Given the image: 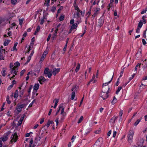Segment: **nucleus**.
Wrapping results in <instances>:
<instances>
[{"instance_id":"15","label":"nucleus","mask_w":147,"mask_h":147,"mask_svg":"<svg viewBox=\"0 0 147 147\" xmlns=\"http://www.w3.org/2000/svg\"><path fill=\"white\" fill-rule=\"evenodd\" d=\"M59 68H55L53 69V74L54 76H55L56 74L58 73L60 71Z\"/></svg>"},{"instance_id":"10","label":"nucleus","mask_w":147,"mask_h":147,"mask_svg":"<svg viewBox=\"0 0 147 147\" xmlns=\"http://www.w3.org/2000/svg\"><path fill=\"white\" fill-rule=\"evenodd\" d=\"M100 10V9L99 8H96L95 10H94V13L92 16L94 18L95 16H96L99 13V11Z\"/></svg>"},{"instance_id":"11","label":"nucleus","mask_w":147,"mask_h":147,"mask_svg":"<svg viewBox=\"0 0 147 147\" xmlns=\"http://www.w3.org/2000/svg\"><path fill=\"white\" fill-rule=\"evenodd\" d=\"M38 80L40 84H43V83L46 80L43 76H41L38 78Z\"/></svg>"},{"instance_id":"63","label":"nucleus","mask_w":147,"mask_h":147,"mask_svg":"<svg viewBox=\"0 0 147 147\" xmlns=\"http://www.w3.org/2000/svg\"><path fill=\"white\" fill-rule=\"evenodd\" d=\"M111 133V130H110L108 133L107 136H110Z\"/></svg>"},{"instance_id":"13","label":"nucleus","mask_w":147,"mask_h":147,"mask_svg":"<svg viewBox=\"0 0 147 147\" xmlns=\"http://www.w3.org/2000/svg\"><path fill=\"white\" fill-rule=\"evenodd\" d=\"M48 52L47 51H45L42 56L41 57V58L40 61V62H42V61L45 58L47 54L48 53Z\"/></svg>"},{"instance_id":"42","label":"nucleus","mask_w":147,"mask_h":147,"mask_svg":"<svg viewBox=\"0 0 147 147\" xmlns=\"http://www.w3.org/2000/svg\"><path fill=\"white\" fill-rule=\"evenodd\" d=\"M142 25H143L142 22H139V23H138V27L140 28H141L142 26Z\"/></svg>"},{"instance_id":"64","label":"nucleus","mask_w":147,"mask_h":147,"mask_svg":"<svg viewBox=\"0 0 147 147\" xmlns=\"http://www.w3.org/2000/svg\"><path fill=\"white\" fill-rule=\"evenodd\" d=\"M44 121V118H42V119L40 120V124H42Z\"/></svg>"},{"instance_id":"59","label":"nucleus","mask_w":147,"mask_h":147,"mask_svg":"<svg viewBox=\"0 0 147 147\" xmlns=\"http://www.w3.org/2000/svg\"><path fill=\"white\" fill-rule=\"evenodd\" d=\"M34 45V43L31 42L30 44V45L29 46V48H32Z\"/></svg>"},{"instance_id":"27","label":"nucleus","mask_w":147,"mask_h":147,"mask_svg":"<svg viewBox=\"0 0 147 147\" xmlns=\"http://www.w3.org/2000/svg\"><path fill=\"white\" fill-rule=\"evenodd\" d=\"M55 100V105L54 107V108H56V107L57 106V105L58 103L59 102V100L57 99H55V100H53V102H54V101Z\"/></svg>"},{"instance_id":"29","label":"nucleus","mask_w":147,"mask_h":147,"mask_svg":"<svg viewBox=\"0 0 147 147\" xmlns=\"http://www.w3.org/2000/svg\"><path fill=\"white\" fill-rule=\"evenodd\" d=\"M45 20H46V17L45 16H44L43 17L42 19L41 20L40 23V24H43L44 22L45 21Z\"/></svg>"},{"instance_id":"36","label":"nucleus","mask_w":147,"mask_h":147,"mask_svg":"<svg viewBox=\"0 0 147 147\" xmlns=\"http://www.w3.org/2000/svg\"><path fill=\"white\" fill-rule=\"evenodd\" d=\"M65 115H61V119L59 120L60 122H62V121H63V120H64V118H64V116Z\"/></svg>"},{"instance_id":"60","label":"nucleus","mask_w":147,"mask_h":147,"mask_svg":"<svg viewBox=\"0 0 147 147\" xmlns=\"http://www.w3.org/2000/svg\"><path fill=\"white\" fill-rule=\"evenodd\" d=\"M117 134V132L116 131H114L113 134V137L114 138L116 136Z\"/></svg>"},{"instance_id":"20","label":"nucleus","mask_w":147,"mask_h":147,"mask_svg":"<svg viewBox=\"0 0 147 147\" xmlns=\"http://www.w3.org/2000/svg\"><path fill=\"white\" fill-rule=\"evenodd\" d=\"M6 69L5 68H3L1 71V73L3 76H5L6 74Z\"/></svg>"},{"instance_id":"34","label":"nucleus","mask_w":147,"mask_h":147,"mask_svg":"<svg viewBox=\"0 0 147 147\" xmlns=\"http://www.w3.org/2000/svg\"><path fill=\"white\" fill-rule=\"evenodd\" d=\"M52 73H53V71H49V73L48 75H47L46 76H48V77L49 78H51V76L52 75Z\"/></svg>"},{"instance_id":"32","label":"nucleus","mask_w":147,"mask_h":147,"mask_svg":"<svg viewBox=\"0 0 147 147\" xmlns=\"http://www.w3.org/2000/svg\"><path fill=\"white\" fill-rule=\"evenodd\" d=\"M53 123V121H49L47 123V124L46 125V126L47 127H48L50 126V124H52Z\"/></svg>"},{"instance_id":"35","label":"nucleus","mask_w":147,"mask_h":147,"mask_svg":"<svg viewBox=\"0 0 147 147\" xmlns=\"http://www.w3.org/2000/svg\"><path fill=\"white\" fill-rule=\"evenodd\" d=\"M121 88H122V87L121 86L119 87H118V89H117V90L116 91V93L117 94H118V93H119V92L120 91L121 89Z\"/></svg>"},{"instance_id":"47","label":"nucleus","mask_w":147,"mask_h":147,"mask_svg":"<svg viewBox=\"0 0 147 147\" xmlns=\"http://www.w3.org/2000/svg\"><path fill=\"white\" fill-rule=\"evenodd\" d=\"M146 18V16H143L142 17V20H143L144 23V24H145L146 23V20H145V19H144L145 18Z\"/></svg>"},{"instance_id":"54","label":"nucleus","mask_w":147,"mask_h":147,"mask_svg":"<svg viewBox=\"0 0 147 147\" xmlns=\"http://www.w3.org/2000/svg\"><path fill=\"white\" fill-rule=\"evenodd\" d=\"M51 36V34H49V36L48 37V38H47V42H48L49 41L50 38Z\"/></svg>"},{"instance_id":"7","label":"nucleus","mask_w":147,"mask_h":147,"mask_svg":"<svg viewBox=\"0 0 147 147\" xmlns=\"http://www.w3.org/2000/svg\"><path fill=\"white\" fill-rule=\"evenodd\" d=\"M63 104L61 103L59 106V109L60 110H61V115H65V113H64V108L63 107Z\"/></svg>"},{"instance_id":"53","label":"nucleus","mask_w":147,"mask_h":147,"mask_svg":"<svg viewBox=\"0 0 147 147\" xmlns=\"http://www.w3.org/2000/svg\"><path fill=\"white\" fill-rule=\"evenodd\" d=\"M19 24L20 25H21L22 24L23 20V19H20L19 20Z\"/></svg>"},{"instance_id":"21","label":"nucleus","mask_w":147,"mask_h":147,"mask_svg":"<svg viewBox=\"0 0 147 147\" xmlns=\"http://www.w3.org/2000/svg\"><path fill=\"white\" fill-rule=\"evenodd\" d=\"M39 84H35L34 86V89L36 91L39 88Z\"/></svg>"},{"instance_id":"44","label":"nucleus","mask_w":147,"mask_h":147,"mask_svg":"<svg viewBox=\"0 0 147 147\" xmlns=\"http://www.w3.org/2000/svg\"><path fill=\"white\" fill-rule=\"evenodd\" d=\"M25 71L26 70L25 69H24L21 71V72H20V76H22L23 75L24 72H25Z\"/></svg>"},{"instance_id":"31","label":"nucleus","mask_w":147,"mask_h":147,"mask_svg":"<svg viewBox=\"0 0 147 147\" xmlns=\"http://www.w3.org/2000/svg\"><path fill=\"white\" fill-rule=\"evenodd\" d=\"M80 64L79 63H78L75 69V71L76 72H77L79 69L80 67Z\"/></svg>"},{"instance_id":"57","label":"nucleus","mask_w":147,"mask_h":147,"mask_svg":"<svg viewBox=\"0 0 147 147\" xmlns=\"http://www.w3.org/2000/svg\"><path fill=\"white\" fill-rule=\"evenodd\" d=\"M74 19H72L70 21V23L71 24H74Z\"/></svg>"},{"instance_id":"41","label":"nucleus","mask_w":147,"mask_h":147,"mask_svg":"<svg viewBox=\"0 0 147 147\" xmlns=\"http://www.w3.org/2000/svg\"><path fill=\"white\" fill-rule=\"evenodd\" d=\"M140 119H138L135 122L134 124V125L135 126H136L140 122Z\"/></svg>"},{"instance_id":"48","label":"nucleus","mask_w":147,"mask_h":147,"mask_svg":"<svg viewBox=\"0 0 147 147\" xmlns=\"http://www.w3.org/2000/svg\"><path fill=\"white\" fill-rule=\"evenodd\" d=\"M147 11V7L146 8L144 9L141 12V13L142 14H143L144 13H145Z\"/></svg>"},{"instance_id":"49","label":"nucleus","mask_w":147,"mask_h":147,"mask_svg":"<svg viewBox=\"0 0 147 147\" xmlns=\"http://www.w3.org/2000/svg\"><path fill=\"white\" fill-rule=\"evenodd\" d=\"M11 3L12 4H15L17 2V0H11Z\"/></svg>"},{"instance_id":"40","label":"nucleus","mask_w":147,"mask_h":147,"mask_svg":"<svg viewBox=\"0 0 147 147\" xmlns=\"http://www.w3.org/2000/svg\"><path fill=\"white\" fill-rule=\"evenodd\" d=\"M5 20L4 18L0 17V25L4 22Z\"/></svg>"},{"instance_id":"14","label":"nucleus","mask_w":147,"mask_h":147,"mask_svg":"<svg viewBox=\"0 0 147 147\" xmlns=\"http://www.w3.org/2000/svg\"><path fill=\"white\" fill-rule=\"evenodd\" d=\"M104 23V21L102 19H100L98 20V25L100 27L102 26Z\"/></svg>"},{"instance_id":"51","label":"nucleus","mask_w":147,"mask_h":147,"mask_svg":"<svg viewBox=\"0 0 147 147\" xmlns=\"http://www.w3.org/2000/svg\"><path fill=\"white\" fill-rule=\"evenodd\" d=\"M32 85H31L29 88V89L28 90V92L29 93H30L31 91V89H32Z\"/></svg>"},{"instance_id":"45","label":"nucleus","mask_w":147,"mask_h":147,"mask_svg":"<svg viewBox=\"0 0 147 147\" xmlns=\"http://www.w3.org/2000/svg\"><path fill=\"white\" fill-rule=\"evenodd\" d=\"M95 76L94 75H93V76L92 77V79L90 80L89 82L88 83V85L95 78Z\"/></svg>"},{"instance_id":"50","label":"nucleus","mask_w":147,"mask_h":147,"mask_svg":"<svg viewBox=\"0 0 147 147\" xmlns=\"http://www.w3.org/2000/svg\"><path fill=\"white\" fill-rule=\"evenodd\" d=\"M58 30V29H56L55 30V33L53 34V36H57V34Z\"/></svg>"},{"instance_id":"8","label":"nucleus","mask_w":147,"mask_h":147,"mask_svg":"<svg viewBox=\"0 0 147 147\" xmlns=\"http://www.w3.org/2000/svg\"><path fill=\"white\" fill-rule=\"evenodd\" d=\"M77 22L75 23V24H73L72 26L71 27V28L70 30V32L69 33L71 32V30L76 29L77 28V27L78 25L79 24V23L80 22V21H76Z\"/></svg>"},{"instance_id":"6","label":"nucleus","mask_w":147,"mask_h":147,"mask_svg":"<svg viewBox=\"0 0 147 147\" xmlns=\"http://www.w3.org/2000/svg\"><path fill=\"white\" fill-rule=\"evenodd\" d=\"M10 133V131H8L7 133V135L4 136L3 138H0V142H2V141L3 142L6 141L8 139V135Z\"/></svg>"},{"instance_id":"12","label":"nucleus","mask_w":147,"mask_h":147,"mask_svg":"<svg viewBox=\"0 0 147 147\" xmlns=\"http://www.w3.org/2000/svg\"><path fill=\"white\" fill-rule=\"evenodd\" d=\"M18 68H16L15 67H13L11 71V74H14L15 75L17 74V72H18Z\"/></svg>"},{"instance_id":"38","label":"nucleus","mask_w":147,"mask_h":147,"mask_svg":"<svg viewBox=\"0 0 147 147\" xmlns=\"http://www.w3.org/2000/svg\"><path fill=\"white\" fill-rule=\"evenodd\" d=\"M6 101L7 102L8 104H9L11 103V101L9 100V96H7L6 99Z\"/></svg>"},{"instance_id":"9","label":"nucleus","mask_w":147,"mask_h":147,"mask_svg":"<svg viewBox=\"0 0 147 147\" xmlns=\"http://www.w3.org/2000/svg\"><path fill=\"white\" fill-rule=\"evenodd\" d=\"M80 11H77L76 14L74 13V18H76L77 19V21H80Z\"/></svg>"},{"instance_id":"23","label":"nucleus","mask_w":147,"mask_h":147,"mask_svg":"<svg viewBox=\"0 0 147 147\" xmlns=\"http://www.w3.org/2000/svg\"><path fill=\"white\" fill-rule=\"evenodd\" d=\"M20 63L18 61H17L14 63V66L13 67L18 68V67L20 65Z\"/></svg>"},{"instance_id":"61","label":"nucleus","mask_w":147,"mask_h":147,"mask_svg":"<svg viewBox=\"0 0 147 147\" xmlns=\"http://www.w3.org/2000/svg\"><path fill=\"white\" fill-rule=\"evenodd\" d=\"M123 69H123V70H122V71H121V73H120V75L119 76V78L121 77L123 74V71H124Z\"/></svg>"},{"instance_id":"2","label":"nucleus","mask_w":147,"mask_h":147,"mask_svg":"<svg viewBox=\"0 0 147 147\" xmlns=\"http://www.w3.org/2000/svg\"><path fill=\"white\" fill-rule=\"evenodd\" d=\"M110 88L109 87L108 90L107 91L104 90V88L102 89V92L101 94V97H102L104 100L106 99L108 97V94L109 93V90Z\"/></svg>"},{"instance_id":"17","label":"nucleus","mask_w":147,"mask_h":147,"mask_svg":"<svg viewBox=\"0 0 147 147\" xmlns=\"http://www.w3.org/2000/svg\"><path fill=\"white\" fill-rule=\"evenodd\" d=\"M34 53V51H32L30 55V56H29L28 57V59L27 60V62H29L30 61L31 58L32 57V56H33Z\"/></svg>"},{"instance_id":"33","label":"nucleus","mask_w":147,"mask_h":147,"mask_svg":"<svg viewBox=\"0 0 147 147\" xmlns=\"http://www.w3.org/2000/svg\"><path fill=\"white\" fill-rule=\"evenodd\" d=\"M18 91L16 90L14 94V97L15 98H17L18 96Z\"/></svg>"},{"instance_id":"22","label":"nucleus","mask_w":147,"mask_h":147,"mask_svg":"<svg viewBox=\"0 0 147 147\" xmlns=\"http://www.w3.org/2000/svg\"><path fill=\"white\" fill-rule=\"evenodd\" d=\"M113 75H114V74H113V75L111 78V80L110 81H109L108 82H107V83H104L103 84V86H107V85H108V84H109L111 82V81H112V80H113Z\"/></svg>"},{"instance_id":"3","label":"nucleus","mask_w":147,"mask_h":147,"mask_svg":"<svg viewBox=\"0 0 147 147\" xmlns=\"http://www.w3.org/2000/svg\"><path fill=\"white\" fill-rule=\"evenodd\" d=\"M11 138V140L10 141L11 143H12L13 142L15 143L16 142L18 139V136L17 135V132L15 131L13 133Z\"/></svg>"},{"instance_id":"62","label":"nucleus","mask_w":147,"mask_h":147,"mask_svg":"<svg viewBox=\"0 0 147 147\" xmlns=\"http://www.w3.org/2000/svg\"><path fill=\"white\" fill-rule=\"evenodd\" d=\"M140 29L138 27L137 28V29L136 30V32L138 33H139Z\"/></svg>"},{"instance_id":"4","label":"nucleus","mask_w":147,"mask_h":147,"mask_svg":"<svg viewBox=\"0 0 147 147\" xmlns=\"http://www.w3.org/2000/svg\"><path fill=\"white\" fill-rule=\"evenodd\" d=\"M25 106V104H23L17 106L15 110V113L17 115H18L21 112L22 110V109Z\"/></svg>"},{"instance_id":"58","label":"nucleus","mask_w":147,"mask_h":147,"mask_svg":"<svg viewBox=\"0 0 147 147\" xmlns=\"http://www.w3.org/2000/svg\"><path fill=\"white\" fill-rule=\"evenodd\" d=\"M0 59L1 60L4 59V58L3 56V54L0 55Z\"/></svg>"},{"instance_id":"16","label":"nucleus","mask_w":147,"mask_h":147,"mask_svg":"<svg viewBox=\"0 0 147 147\" xmlns=\"http://www.w3.org/2000/svg\"><path fill=\"white\" fill-rule=\"evenodd\" d=\"M118 117V116L116 117H113L110 120V122L112 123L113 124L114 123L115 121L117 120Z\"/></svg>"},{"instance_id":"5","label":"nucleus","mask_w":147,"mask_h":147,"mask_svg":"<svg viewBox=\"0 0 147 147\" xmlns=\"http://www.w3.org/2000/svg\"><path fill=\"white\" fill-rule=\"evenodd\" d=\"M103 139L101 138H99L94 145V147H100L102 144Z\"/></svg>"},{"instance_id":"24","label":"nucleus","mask_w":147,"mask_h":147,"mask_svg":"<svg viewBox=\"0 0 147 147\" xmlns=\"http://www.w3.org/2000/svg\"><path fill=\"white\" fill-rule=\"evenodd\" d=\"M74 3L75 2H74V9L76 10H77V11H80V9L79 8L77 5H76V3L75 4H74Z\"/></svg>"},{"instance_id":"37","label":"nucleus","mask_w":147,"mask_h":147,"mask_svg":"<svg viewBox=\"0 0 147 147\" xmlns=\"http://www.w3.org/2000/svg\"><path fill=\"white\" fill-rule=\"evenodd\" d=\"M10 42V40H7L5 41L4 43V45L5 46L7 45Z\"/></svg>"},{"instance_id":"25","label":"nucleus","mask_w":147,"mask_h":147,"mask_svg":"<svg viewBox=\"0 0 147 147\" xmlns=\"http://www.w3.org/2000/svg\"><path fill=\"white\" fill-rule=\"evenodd\" d=\"M40 26H38L36 29V30L34 33L35 35H36V33L40 30Z\"/></svg>"},{"instance_id":"39","label":"nucleus","mask_w":147,"mask_h":147,"mask_svg":"<svg viewBox=\"0 0 147 147\" xmlns=\"http://www.w3.org/2000/svg\"><path fill=\"white\" fill-rule=\"evenodd\" d=\"M83 116H82L80 117V118L79 119L78 121V123H80L83 120Z\"/></svg>"},{"instance_id":"18","label":"nucleus","mask_w":147,"mask_h":147,"mask_svg":"<svg viewBox=\"0 0 147 147\" xmlns=\"http://www.w3.org/2000/svg\"><path fill=\"white\" fill-rule=\"evenodd\" d=\"M143 142L144 139L143 138H142L140 139V142H138L137 143V144L139 146H140L143 145Z\"/></svg>"},{"instance_id":"46","label":"nucleus","mask_w":147,"mask_h":147,"mask_svg":"<svg viewBox=\"0 0 147 147\" xmlns=\"http://www.w3.org/2000/svg\"><path fill=\"white\" fill-rule=\"evenodd\" d=\"M64 18V16H60L59 18V20L60 21H62L63 20Z\"/></svg>"},{"instance_id":"1","label":"nucleus","mask_w":147,"mask_h":147,"mask_svg":"<svg viewBox=\"0 0 147 147\" xmlns=\"http://www.w3.org/2000/svg\"><path fill=\"white\" fill-rule=\"evenodd\" d=\"M134 134V132L132 130H130L128 133L127 141L129 144H131L133 142V138Z\"/></svg>"},{"instance_id":"52","label":"nucleus","mask_w":147,"mask_h":147,"mask_svg":"<svg viewBox=\"0 0 147 147\" xmlns=\"http://www.w3.org/2000/svg\"><path fill=\"white\" fill-rule=\"evenodd\" d=\"M33 142V141L32 138L31 139V140L30 141L29 147H32V144Z\"/></svg>"},{"instance_id":"26","label":"nucleus","mask_w":147,"mask_h":147,"mask_svg":"<svg viewBox=\"0 0 147 147\" xmlns=\"http://www.w3.org/2000/svg\"><path fill=\"white\" fill-rule=\"evenodd\" d=\"M117 99L115 98V96H114L113 99V100L111 102V103L113 105L115 104V103L117 102Z\"/></svg>"},{"instance_id":"56","label":"nucleus","mask_w":147,"mask_h":147,"mask_svg":"<svg viewBox=\"0 0 147 147\" xmlns=\"http://www.w3.org/2000/svg\"><path fill=\"white\" fill-rule=\"evenodd\" d=\"M142 42L143 45H145L146 44V41L144 39H142Z\"/></svg>"},{"instance_id":"19","label":"nucleus","mask_w":147,"mask_h":147,"mask_svg":"<svg viewBox=\"0 0 147 147\" xmlns=\"http://www.w3.org/2000/svg\"><path fill=\"white\" fill-rule=\"evenodd\" d=\"M49 68L47 67L45 69L44 72V74L45 75H48L49 73Z\"/></svg>"},{"instance_id":"43","label":"nucleus","mask_w":147,"mask_h":147,"mask_svg":"<svg viewBox=\"0 0 147 147\" xmlns=\"http://www.w3.org/2000/svg\"><path fill=\"white\" fill-rule=\"evenodd\" d=\"M56 9V7L55 6H53L51 8V11L53 12H54L55 11Z\"/></svg>"},{"instance_id":"28","label":"nucleus","mask_w":147,"mask_h":147,"mask_svg":"<svg viewBox=\"0 0 147 147\" xmlns=\"http://www.w3.org/2000/svg\"><path fill=\"white\" fill-rule=\"evenodd\" d=\"M3 47H1V48L0 47V55L3 54V53H5V50L2 49Z\"/></svg>"},{"instance_id":"30","label":"nucleus","mask_w":147,"mask_h":147,"mask_svg":"<svg viewBox=\"0 0 147 147\" xmlns=\"http://www.w3.org/2000/svg\"><path fill=\"white\" fill-rule=\"evenodd\" d=\"M75 92L74 91H73L72 93L71 96V99L72 100L74 99L75 96Z\"/></svg>"},{"instance_id":"55","label":"nucleus","mask_w":147,"mask_h":147,"mask_svg":"<svg viewBox=\"0 0 147 147\" xmlns=\"http://www.w3.org/2000/svg\"><path fill=\"white\" fill-rule=\"evenodd\" d=\"M123 111L121 110L119 113V116H120L121 118L122 115L123 114Z\"/></svg>"}]
</instances>
